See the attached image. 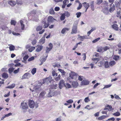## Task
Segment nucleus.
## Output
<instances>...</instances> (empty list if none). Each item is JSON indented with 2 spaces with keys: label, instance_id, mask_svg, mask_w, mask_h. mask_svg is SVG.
Instances as JSON below:
<instances>
[{
  "label": "nucleus",
  "instance_id": "obj_1",
  "mask_svg": "<svg viewBox=\"0 0 121 121\" xmlns=\"http://www.w3.org/2000/svg\"><path fill=\"white\" fill-rule=\"evenodd\" d=\"M20 107L24 112L27 111V109H28L29 108V106L27 103L24 102L21 103Z\"/></svg>",
  "mask_w": 121,
  "mask_h": 121
},
{
  "label": "nucleus",
  "instance_id": "obj_2",
  "mask_svg": "<svg viewBox=\"0 0 121 121\" xmlns=\"http://www.w3.org/2000/svg\"><path fill=\"white\" fill-rule=\"evenodd\" d=\"M28 105L31 108H33L35 107L36 108H37L38 107V105L35 103L34 101L29 99L28 101Z\"/></svg>",
  "mask_w": 121,
  "mask_h": 121
},
{
  "label": "nucleus",
  "instance_id": "obj_3",
  "mask_svg": "<svg viewBox=\"0 0 121 121\" xmlns=\"http://www.w3.org/2000/svg\"><path fill=\"white\" fill-rule=\"evenodd\" d=\"M78 22V21H77L74 22L71 32V34H75L77 33V25Z\"/></svg>",
  "mask_w": 121,
  "mask_h": 121
},
{
  "label": "nucleus",
  "instance_id": "obj_4",
  "mask_svg": "<svg viewBox=\"0 0 121 121\" xmlns=\"http://www.w3.org/2000/svg\"><path fill=\"white\" fill-rule=\"evenodd\" d=\"M43 83H49L53 82V80L52 79V78L51 76H49V77L44 79L43 80Z\"/></svg>",
  "mask_w": 121,
  "mask_h": 121
},
{
  "label": "nucleus",
  "instance_id": "obj_5",
  "mask_svg": "<svg viewBox=\"0 0 121 121\" xmlns=\"http://www.w3.org/2000/svg\"><path fill=\"white\" fill-rule=\"evenodd\" d=\"M78 76V74L73 72H71L69 74L70 77L72 79L76 80Z\"/></svg>",
  "mask_w": 121,
  "mask_h": 121
},
{
  "label": "nucleus",
  "instance_id": "obj_6",
  "mask_svg": "<svg viewBox=\"0 0 121 121\" xmlns=\"http://www.w3.org/2000/svg\"><path fill=\"white\" fill-rule=\"evenodd\" d=\"M115 9V6L114 4L113 3H112L110 5L109 9V12L112 13V12Z\"/></svg>",
  "mask_w": 121,
  "mask_h": 121
},
{
  "label": "nucleus",
  "instance_id": "obj_7",
  "mask_svg": "<svg viewBox=\"0 0 121 121\" xmlns=\"http://www.w3.org/2000/svg\"><path fill=\"white\" fill-rule=\"evenodd\" d=\"M31 76V74L29 73H26L22 76V79H28Z\"/></svg>",
  "mask_w": 121,
  "mask_h": 121
},
{
  "label": "nucleus",
  "instance_id": "obj_8",
  "mask_svg": "<svg viewBox=\"0 0 121 121\" xmlns=\"http://www.w3.org/2000/svg\"><path fill=\"white\" fill-rule=\"evenodd\" d=\"M113 109L111 105L108 104H107L106 106L104 109V110H108V111H110Z\"/></svg>",
  "mask_w": 121,
  "mask_h": 121
},
{
  "label": "nucleus",
  "instance_id": "obj_9",
  "mask_svg": "<svg viewBox=\"0 0 121 121\" xmlns=\"http://www.w3.org/2000/svg\"><path fill=\"white\" fill-rule=\"evenodd\" d=\"M102 11L105 15H107L109 14V10L107 7L104 8L103 9Z\"/></svg>",
  "mask_w": 121,
  "mask_h": 121
},
{
  "label": "nucleus",
  "instance_id": "obj_10",
  "mask_svg": "<svg viewBox=\"0 0 121 121\" xmlns=\"http://www.w3.org/2000/svg\"><path fill=\"white\" fill-rule=\"evenodd\" d=\"M8 3L11 6H14L16 4L17 2L16 0H10L9 1Z\"/></svg>",
  "mask_w": 121,
  "mask_h": 121
},
{
  "label": "nucleus",
  "instance_id": "obj_11",
  "mask_svg": "<svg viewBox=\"0 0 121 121\" xmlns=\"http://www.w3.org/2000/svg\"><path fill=\"white\" fill-rule=\"evenodd\" d=\"M112 28L116 30L117 31L118 30V25L115 24H113L112 26Z\"/></svg>",
  "mask_w": 121,
  "mask_h": 121
},
{
  "label": "nucleus",
  "instance_id": "obj_12",
  "mask_svg": "<svg viewBox=\"0 0 121 121\" xmlns=\"http://www.w3.org/2000/svg\"><path fill=\"white\" fill-rule=\"evenodd\" d=\"M54 20H56L52 16H49L48 18V21L49 22H53Z\"/></svg>",
  "mask_w": 121,
  "mask_h": 121
},
{
  "label": "nucleus",
  "instance_id": "obj_13",
  "mask_svg": "<svg viewBox=\"0 0 121 121\" xmlns=\"http://www.w3.org/2000/svg\"><path fill=\"white\" fill-rule=\"evenodd\" d=\"M109 64V66L112 67L116 64V62L114 60H112L110 61Z\"/></svg>",
  "mask_w": 121,
  "mask_h": 121
},
{
  "label": "nucleus",
  "instance_id": "obj_14",
  "mask_svg": "<svg viewBox=\"0 0 121 121\" xmlns=\"http://www.w3.org/2000/svg\"><path fill=\"white\" fill-rule=\"evenodd\" d=\"M42 23L43 24V27L44 28H46L47 27L49 26V24L48 22H46L44 21H43Z\"/></svg>",
  "mask_w": 121,
  "mask_h": 121
},
{
  "label": "nucleus",
  "instance_id": "obj_15",
  "mask_svg": "<svg viewBox=\"0 0 121 121\" xmlns=\"http://www.w3.org/2000/svg\"><path fill=\"white\" fill-rule=\"evenodd\" d=\"M20 23L21 26V29L22 30L24 29L25 28V25L24 23V22L22 20H20Z\"/></svg>",
  "mask_w": 121,
  "mask_h": 121
},
{
  "label": "nucleus",
  "instance_id": "obj_16",
  "mask_svg": "<svg viewBox=\"0 0 121 121\" xmlns=\"http://www.w3.org/2000/svg\"><path fill=\"white\" fill-rule=\"evenodd\" d=\"M104 67L105 68H107L110 67L108 61H106L104 62Z\"/></svg>",
  "mask_w": 121,
  "mask_h": 121
},
{
  "label": "nucleus",
  "instance_id": "obj_17",
  "mask_svg": "<svg viewBox=\"0 0 121 121\" xmlns=\"http://www.w3.org/2000/svg\"><path fill=\"white\" fill-rule=\"evenodd\" d=\"M108 117V116L106 115H102L100 116L98 118V120H102Z\"/></svg>",
  "mask_w": 121,
  "mask_h": 121
},
{
  "label": "nucleus",
  "instance_id": "obj_18",
  "mask_svg": "<svg viewBox=\"0 0 121 121\" xmlns=\"http://www.w3.org/2000/svg\"><path fill=\"white\" fill-rule=\"evenodd\" d=\"M41 86L36 85L34 87V89L36 91H37L40 89Z\"/></svg>",
  "mask_w": 121,
  "mask_h": 121
},
{
  "label": "nucleus",
  "instance_id": "obj_19",
  "mask_svg": "<svg viewBox=\"0 0 121 121\" xmlns=\"http://www.w3.org/2000/svg\"><path fill=\"white\" fill-rule=\"evenodd\" d=\"M82 4H83V6L85 8L88 9L90 6L89 4L87 3L86 2H84Z\"/></svg>",
  "mask_w": 121,
  "mask_h": 121
},
{
  "label": "nucleus",
  "instance_id": "obj_20",
  "mask_svg": "<svg viewBox=\"0 0 121 121\" xmlns=\"http://www.w3.org/2000/svg\"><path fill=\"white\" fill-rule=\"evenodd\" d=\"M69 30V28H65L63 29L61 31V33L64 34L66 31H68Z\"/></svg>",
  "mask_w": 121,
  "mask_h": 121
},
{
  "label": "nucleus",
  "instance_id": "obj_21",
  "mask_svg": "<svg viewBox=\"0 0 121 121\" xmlns=\"http://www.w3.org/2000/svg\"><path fill=\"white\" fill-rule=\"evenodd\" d=\"M57 85L56 84L55 85L52 84L50 86L51 89H56Z\"/></svg>",
  "mask_w": 121,
  "mask_h": 121
},
{
  "label": "nucleus",
  "instance_id": "obj_22",
  "mask_svg": "<svg viewBox=\"0 0 121 121\" xmlns=\"http://www.w3.org/2000/svg\"><path fill=\"white\" fill-rule=\"evenodd\" d=\"M43 47L42 46H39L36 49V51L37 52H39L41 51Z\"/></svg>",
  "mask_w": 121,
  "mask_h": 121
},
{
  "label": "nucleus",
  "instance_id": "obj_23",
  "mask_svg": "<svg viewBox=\"0 0 121 121\" xmlns=\"http://www.w3.org/2000/svg\"><path fill=\"white\" fill-rule=\"evenodd\" d=\"M87 37L86 35L83 36H80V40L82 41H83L84 39H87Z\"/></svg>",
  "mask_w": 121,
  "mask_h": 121
},
{
  "label": "nucleus",
  "instance_id": "obj_24",
  "mask_svg": "<svg viewBox=\"0 0 121 121\" xmlns=\"http://www.w3.org/2000/svg\"><path fill=\"white\" fill-rule=\"evenodd\" d=\"M99 58H95L92 59V60L94 61V63H95L96 64L97 62L99 60Z\"/></svg>",
  "mask_w": 121,
  "mask_h": 121
},
{
  "label": "nucleus",
  "instance_id": "obj_25",
  "mask_svg": "<svg viewBox=\"0 0 121 121\" xmlns=\"http://www.w3.org/2000/svg\"><path fill=\"white\" fill-rule=\"evenodd\" d=\"M48 55H47L46 56V58H43L42 59H41L40 60V61L41 62V64H40V65H42L44 62L45 61Z\"/></svg>",
  "mask_w": 121,
  "mask_h": 121
},
{
  "label": "nucleus",
  "instance_id": "obj_26",
  "mask_svg": "<svg viewBox=\"0 0 121 121\" xmlns=\"http://www.w3.org/2000/svg\"><path fill=\"white\" fill-rule=\"evenodd\" d=\"M15 84H12L10 86L7 87L6 88H12L14 87L15 86Z\"/></svg>",
  "mask_w": 121,
  "mask_h": 121
},
{
  "label": "nucleus",
  "instance_id": "obj_27",
  "mask_svg": "<svg viewBox=\"0 0 121 121\" xmlns=\"http://www.w3.org/2000/svg\"><path fill=\"white\" fill-rule=\"evenodd\" d=\"M35 49V47L31 46L28 49V51L30 52H32Z\"/></svg>",
  "mask_w": 121,
  "mask_h": 121
},
{
  "label": "nucleus",
  "instance_id": "obj_28",
  "mask_svg": "<svg viewBox=\"0 0 121 121\" xmlns=\"http://www.w3.org/2000/svg\"><path fill=\"white\" fill-rule=\"evenodd\" d=\"M9 49L10 51H13L15 49V47L14 46L11 45L9 47Z\"/></svg>",
  "mask_w": 121,
  "mask_h": 121
},
{
  "label": "nucleus",
  "instance_id": "obj_29",
  "mask_svg": "<svg viewBox=\"0 0 121 121\" xmlns=\"http://www.w3.org/2000/svg\"><path fill=\"white\" fill-rule=\"evenodd\" d=\"M2 77L4 78H7L8 76L7 74L5 73H4L2 74Z\"/></svg>",
  "mask_w": 121,
  "mask_h": 121
},
{
  "label": "nucleus",
  "instance_id": "obj_30",
  "mask_svg": "<svg viewBox=\"0 0 121 121\" xmlns=\"http://www.w3.org/2000/svg\"><path fill=\"white\" fill-rule=\"evenodd\" d=\"M45 41L44 37L42 38L41 39L39 40V42L43 44L44 43Z\"/></svg>",
  "mask_w": 121,
  "mask_h": 121
},
{
  "label": "nucleus",
  "instance_id": "obj_31",
  "mask_svg": "<svg viewBox=\"0 0 121 121\" xmlns=\"http://www.w3.org/2000/svg\"><path fill=\"white\" fill-rule=\"evenodd\" d=\"M45 93L44 91H42L40 94V96L41 97H43L45 94Z\"/></svg>",
  "mask_w": 121,
  "mask_h": 121
},
{
  "label": "nucleus",
  "instance_id": "obj_32",
  "mask_svg": "<svg viewBox=\"0 0 121 121\" xmlns=\"http://www.w3.org/2000/svg\"><path fill=\"white\" fill-rule=\"evenodd\" d=\"M120 115V112H117L113 114V115L117 117L119 116Z\"/></svg>",
  "mask_w": 121,
  "mask_h": 121
},
{
  "label": "nucleus",
  "instance_id": "obj_33",
  "mask_svg": "<svg viewBox=\"0 0 121 121\" xmlns=\"http://www.w3.org/2000/svg\"><path fill=\"white\" fill-rule=\"evenodd\" d=\"M36 69L35 68L33 69L31 71V73L34 75L36 72Z\"/></svg>",
  "mask_w": 121,
  "mask_h": 121
},
{
  "label": "nucleus",
  "instance_id": "obj_34",
  "mask_svg": "<svg viewBox=\"0 0 121 121\" xmlns=\"http://www.w3.org/2000/svg\"><path fill=\"white\" fill-rule=\"evenodd\" d=\"M66 88H70L71 87V85L69 84H63Z\"/></svg>",
  "mask_w": 121,
  "mask_h": 121
},
{
  "label": "nucleus",
  "instance_id": "obj_35",
  "mask_svg": "<svg viewBox=\"0 0 121 121\" xmlns=\"http://www.w3.org/2000/svg\"><path fill=\"white\" fill-rule=\"evenodd\" d=\"M65 18V15L64 14V13L63 14L61 15L60 17V19L62 21L64 20Z\"/></svg>",
  "mask_w": 121,
  "mask_h": 121
},
{
  "label": "nucleus",
  "instance_id": "obj_36",
  "mask_svg": "<svg viewBox=\"0 0 121 121\" xmlns=\"http://www.w3.org/2000/svg\"><path fill=\"white\" fill-rule=\"evenodd\" d=\"M103 47H101L98 48L97 51L98 52H101L103 51Z\"/></svg>",
  "mask_w": 121,
  "mask_h": 121
},
{
  "label": "nucleus",
  "instance_id": "obj_37",
  "mask_svg": "<svg viewBox=\"0 0 121 121\" xmlns=\"http://www.w3.org/2000/svg\"><path fill=\"white\" fill-rule=\"evenodd\" d=\"M81 12H77L76 14L77 18H79L81 16Z\"/></svg>",
  "mask_w": 121,
  "mask_h": 121
},
{
  "label": "nucleus",
  "instance_id": "obj_38",
  "mask_svg": "<svg viewBox=\"0 0 121 121\" xmlns=\"http://www.w3.org/2000/svg\"><path fill=\"white\" fill-rule=\"evenodd\" d=\"M42 28V27L41 26H38L36 28V30L38 31H39L41 30Z\"/></svg>",
  "mask_w": 121,
  "mask_h": 121
},
{
  "label": "nucleus",
  "instance_id": "obj_39",
  "mask_svg": "<svg viewBox=\"0 0 121 121\" xmlns=\"http://www.w3.org/2000/svg\"><path fill=\"white\" fill-rule=\"evenodd\" d=\"M58 70L62 73L63 75H64L65 74V72L63 70L61 69H59Z\"/></svg>",
  "mask_w": 121,
  "mask_h": 121
},
{
  "label": "nucleus",
  "instance_id": "obj_40",
  "mask_svg": "<svg viewBox=\"0 0 121 121\" xmlns=\"http://www.w3.org/2000/svg\"><path fill=\"white\" fill-rule=\"evenodd\" d=\"M90 100L89 98V97L86 98L84 99V101L86 103H87L90 101Z\"/></svg>",
  "mask_w": 121,
  "mask_h": 121
},
{
  "label": "nucleus",
  "instance_id": "obj_41",
  "mask_svg": "<svg viewBox=\"0 0 121 121\" xmlns=\"http://www.w3.org/2000/svg\"><path fill=\"white\" fill-rule=\"evenodd\" d=\"M119 58V56H114L113 57V59L115 60H118Z\"/></svg>",
  "mask_w": 121,
  "mask_h": 121
},
{
  "label": "nucleus",
  "instance_id": "obj_42",
  "mask_svg": "<svg viewBox=\"0 0 121 121\" xmlns=\"http://www.w3.org/2000/svg\"><path fill=\"white\" fill-rule=\"evenodd\" d=\"M64 14L65 15V16H66L67 17H69L70 16L69 13L67 11L65 12Z\"/></svg>",
  "mask_w": 121,
  "mask_h": 121
},
{
  "label": "nucleus",
  "instance_id": "obj_43",
  "mask_svg": "<svg viewBox=\"0 0 121 121\" xmlns=\"http://www.w3.org/2000/svg\"><path fill=\"white\" fill-rule=\"evenodd\" d=\"M103 50L104 51H106L109 49V48L108 46H106L103 47Z\"/></svg>",
  "mask_w": 121,
  "mask_h": 121
},
{
  "label": "nucleus",
  "instance_id": "obj_44",
  "mask_svg": "<svg viewBox=\"0 0 121 121\" xmlns=\"http://www.w3.org/2000/svg\"><path fill=\"white\" fill-rule=\"evenodd\" d=\"M49 13L50 14H53L54 13V11L52 8H51L49 10Z\"/></svg>",
  "mask_w": 121,
  "mask_h": 121
},
{
  "label": "nucleus",
  "instance_id": "obj_45",
  "mask_svg": "<svg viewBox=\"0 0 121 121\" xmlns=\"http://www.w3.org/2000/svg\"><path fill=\"white\" fill-rule=\"evenodd\" d=\"M61 76L60 75H59L57 77L55 78V80L56 81H58L60 80Z\"/></svg>",
  "mask_w": 121,
  "mask_h": 121
},
{
  "label": "nucleus",
  "instance_id": "obj_46",
  "mask_svg": "<svg viewBox=\"0 0 121 121\" xmlns=\"http://www.w3.org/2000/svg\"><path fill=\"white\" fill-rule=\"evenodd\" d=\"M84 78L82 76H78V79L80 81H82V80Z\"/></svg>",
  "mask_w": 121,
  "mask_h": 121
},
{
  "label": "nucleus",
  "instance_id": "obj_47",
  "mask_svg": "<svg viewBox=\"0 0 121 121\" xmlns=\"http://www.w3.org/2000/svg\"><path fill=\"white\" fill-rule=\"evenodd\" d=\"M35 59V57L32 56L30 58H29L28 60V61H30L34 60Z\"/></svg>",
  "mask_w": 121,
  "mask_h": 121
},
{
  "label": "nucleus",
  "instance_id": "obj_48",
  "mask_svg": "<svg viewBox=\"0 0 121 121\" xmlns=\"http://www.w3.org/2000/svg\"><path fill=\"white\" fill-rule=\"evenodd\" d=\"M82 7V5L81 3H80L79 4V6L77 8L78 10L80 9Z\"/></svg>",
  "mask_w": 121,
  "mask_h": 121
},
{
  "label": "nucleus",
  "instance_id": "obj_49",
  "mask_svg": "<svg viewBox=\"0 0 121 121\" xmlns=\"http://www.w3.org/2000/svg\"><path fill=\"white\" fill-rule=\"evenodd\" d=\"M82 55L83 56V60H85L86 58V53H84L82 54Z\"/></svg>",
  "mask_w": 121,
  "mask_h": 121
},
{
  "label": "nucleus",
  "instance_id": "obj_50",
  "mask_svg": "<svg viewBox=\"0 0 121 121\" xmlns=\"http://www.w3.org/2000/svg\"><path fill=\"white\" fill-rule=\"evenodd\" d=\"M14 69L13 68H9V71L10 73H11L13 71Z\"/></svg>",
  "mask_w": 121,
  "mask_h": 121
},
{
  "label": "nucleus",
  "instance_id": "obj_51",
  "mask_svg": "<svg viewBox=\"0 0 121 121\" xmlns=\"http://www.w3.org/2000/svg\"><path fill=\"white\" fill-rule=\"evenodd\" d=\"M16 1L17 3V4H18L21 5L22 4V2L21 1H17V0H16Z\"/></svg>",
  "mask_w": 121,
  "mask_h": 121
},
{
  "label": "nucleus",
  "instance_id": "obj_52",
  "mask_svg": "<svg viewBox=\"0 0 121 121\" xmlns=\"http://www.w3.org/2000/svg\"><path fill=\"white\" fill-rule=\"evenodd\" d=\"M12 114L11 113H9L8 114L5 115V116L3 117V118H4L6 117H8L10 115H12Z\"/></svg>",
  "mask_w": 121,
  "mask_h": 121
},
{
  "label": "nucleus",
  "instance_id": "obj_53",
  "mask_svg": "<svg viewBox=\"0 0 121 121\" xmlns=\"http://www.w3.org/2000/svg\"><path fill=\"white\" fill-rule=\"evenodd\" d=\"M46 48V52L48 53L52 49L51 48H48V47H47Z\"/></svg>",
  "mask_w": 121,
  "mask_h": 121
},
{
  "label": "nucleus",
  "instance_id": "obj_54",
  "mask_svg": "<svg viewBox=\"0 0 121 121\" xmlns=\"http://www.w3.org/2000/svg\"><path fill=\"white\" fill-rule=\"evenodd\" d=\"M100 39V38H98L95 39L94 40H93L92 42L93 43H95L96 42H97V41H98Z\"/></svg>",
  "mask_w": 121,
  "mask_h": 121
},
{
  "label": "nucleus",
  "instance_id": "obj_55",
  "mask_svg": "<svg viewBox=\"0 0 121 121\" xmlns=\"http://www.w3.org/2000/svg\"><path fill=\"white\" fill-rule=\"evenodd\" d=\"M66 102L68 103H72L73 102V101L72 100L69 99Z\"/></svg>",
  "mask_w": 121,
  "mask_h": 121
},
{
  "label": "nucleus",
  "instance_id": "obj_56",
  "mask_svg": "<svg viewBox=\"0 0 121 121\" xmlns=\"http://www.w3.org/2000/svg\"><path fill=\"white\" fill-rule=\"evenodd\" d=\"M102 1V0H97V4H99Z\"/></svg>",
  "mask_w": 121,
  "mask_h": 121
},
{
  "label": "nucleus",
  "instance_id": "obj_57",
  "mask_svg": "<svg viewBox=\"0 0 121 121\" xmlns=\"http://www.w3.org/2000/svg\"><path fill=\"white\" fill-rule=\"evenodd\" d=\"M68 0H64L63 1V4L66 5L67 4V3H68Z\"/></svg>",
  "mask_w": 121,
  "mask_h": 121
},
{
  "label": "nucleus",
  "instance_id": "obj_58",
  "mask_svg": "<svg viewBox=\"0 0 121 121\" xmlns=\"http://www.w3.org/2000/svg\"><path fill=\"white\" fill-rule=\"evenodd\" d=\"M29 56L28 55H26L24 57L23 59L24 60H26L28 58Z\"/></svg>",
  "mask_w": 121,
  "mask_h": 121
},
{
  "label": "nucleus",
  "instance_id": "obj_59",
  "mask_svg": "<svg viewBox=\"0 0 121 121\" xmlns=\"http://www.w3.org/2000/svg\"><path fill=\"white\" fill-rule=\"evenodd\" d=\"M52 74L53 76H54L55 75L56 76L57 75V73H56L55 71L54 70L52 71Z\"/></svg>",
  "mask_w": 121,
  "mask_h": 121
},
{
  "label": "nucleus",
  "instance_id": "obj_60",
  "mask_svg": "<svg viewBox=\"0 0 121 121\" xmlns=\"http://www.w3.org/2000/svg\"><path fill=\"white\" fill-rule=\"evenodd\" d=\"M1 28L3 30H5L7 28V27L5 26H2Z\"/></svg>",
  "mask_w": 121,
  "mask_h": 121
},
{
  "label": "nucleus",
  "instance_id": "obj_61",
  "mask_svg": "<svg viewBox=\"0 0 121 121\" xmlns=\"http://www.w3.org/2000/svg\"><path fill=\"white\" fill-rule=\"evenodd\" d=\"M83 83H89V81L86 80L84 79L83 80Z\"/></svg>",
  "mask_w": 121,
  "mask_h": 121
},
{
  "label": "nucleus",
  "instance_id": "obj_62",
  "mask_svg": "<svg viewBox=\"0 0 121 121\" xmlns=\"http://www.w3.org/2000/svg\"><path fill=\"white\" fill-rule=\"evenodd\" d=\"M16 22L15 21L13 20H12L11 21V25H15V24Z\"/></svg>",
  "mask_w": 121,
  "mask_h": 121
},
{
  "label": "nucleus",
  "instance_id": "obj_63",
  "mask_svg": "<svg viewBox=\"0 0 121 121\" xmlns=\"http://www.w3.org/2000/svg\"><path fill=\"white\" fill-rule=\"evenodd\" d=\"M36 40H34L32 42V44L34 45L36 44Z\"/></svg>",
  "mask_w": 121,
  "mask_h": 121
},
{
  "label": "nucleus",
  "instance_id": "obj_64",
  "mask_svg": "<svg viewBox=\"0 0 121 121\" xmlns=\"http://www.w3.org/2000/svg\"><path fill=\"white\" fill-rule=\"evenodd\" d=\"M61 120V117H60L58 118H56V121H60Z\"/></svg>",
  "mask_w": 121,
  "mask_h": 121
}]
</instances>
